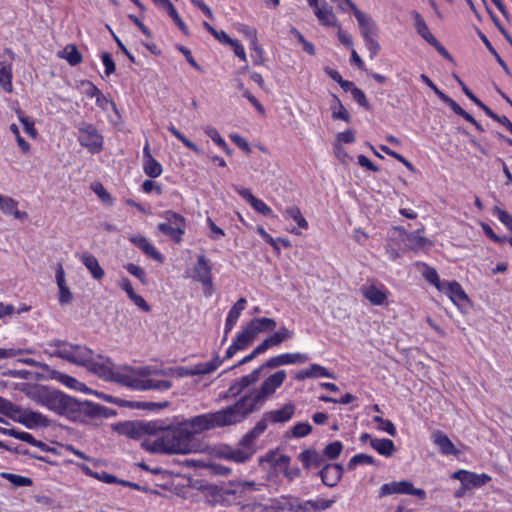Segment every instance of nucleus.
<instances>
[{"label": "nucleus", "mask_w": 512, "mask_h": 512, "mask_svg": "<svg viewBox=\"0 0 512 512\" xmlns=\"http://www.w3.org/2000/svg\"><path fill=\"white\" fill-rule=\"evenodd\" d=\"M38 402L56 414L73 422L91 423L114 414L109 408L90 401H79L59 390H44Z\"/></svg>", "instance_id": "1"}, {"label": "nucleus", "mask_w": 512, "mask_h": 512, "mask_svg": "<svg viewBox=\"0 0 512 512\" xmlns=\"http://www.w3.org/2000/svg\"><path fill=\"white\" fill-rule=\"evenodd\" d=\"M48 346L50 356L83 366L89 372L104 380H107V376L111 375V359L101 354H95L93 350L86 346L61 340L53 341Z\"/></svg>", "instance_id": "2"}, {"label": "nucleus", "mask_w": 512, "mask_h": 512, "mask_svg": "<svg viewBox=\"0 0 512 512\" xmlns=\"http://www.w3.org/2000/svg\"><path fill=\"white\" fill-rule=\"evenodd\" d=\"M160 426L159 436L155 440L142 442L145 450L158 454H189L199 451V443L182 423L171 426L160 421Z\"/></svg>", "instance_id": "3"}, {"label": "nucleus", "mask_w": 512, "mask_h": 512, "mask_svg": "<svg viewBox=\"0 0 512 512\" xmlns=\"http://www.w3.org/2000/svg\"><path fill=\"white\" fill-rule=\"evenodd\" d=\"M240 406L234 403L219 411L197 415L181 423L192 433L193 437L195 434L214 428L236 425L243 422L244 414L239 410Z\"/></svg>", "instance_id": "4"}, {"label": "nucleus", "mask_w": 512, "mask_h": 512, "mask_svg": "<svg viewBox=\"0 0 512 512\" xmlns=\"http://www.w3.org/2000/svg\"><path fill=\"white\" fill-rule=\"evenodd\" d=\"M286 376L287 375L284 370L275 372L262 382L257 391L246 394L235 402V405H241L239 410L244 414L243 421L251 413L258 411L265 404V402L284 383Z\"/></svg>", "instance_id": "5"}, {"label": "nucleus", "mask_w": 512, "mask_h": 512, "mask_svg": "<svg viewBox=\"0 0 512 512\" xmlns=\"http://www.w3.org/2000/svg\"><path fill=\"white\" fill-rule=\"evenodd\" d=\"M171 371L172 369L156 370L150 366L132 367L127 365L115 369L114 364L111 361V375L107 376L106 381L117 382L123 386L134 389V382H145L147 379L146 377L153 374L168 376Z\"/></svg>", "instance_id": "6"}, {"label": "nucleus", "mask_w": 512, "mask_h": 512, "mask_svg": "<svg viewBox=\"0 0 512 512\" xmlns=\"http://www.w3.org/2000/svg\"><path fill=\"white\" fill-rule=\"evenodd\" d=\"M250 435V431L244 434L236 448L228 445L219 447L217 454L224 459L232 460L236 463L247 462L257 451L256 439Z\"/></svg>", "instance_id": "7"}, {"label": "nucleus", "mask_w": 512, "mask_h": 512, "mask_svg": "<svg viewBox=\"0 0 512 512\" xmlns=\"http://www.w3.org/2000/svg\"><path fill=\"white\" fill-rule=\"evenodd\" d=\"M295 413V405L291 402L284 404L281 408L265 412L261 419L250 430L252 437L256 440L265 432L268 423H286L291 420Z\"/></svg>", "instance_id": "8"}, {"label": "nucleus", "mask_w": 512, "mask_h": 512, "mask_svg": "<svg viewBox=\"0 0 512 512\" xmlns=\"http://www.w3.org/2000/svg\"><path fill=\"white\" fill-rule=\"evenodd\" d=\"M165 222L159 223L157 229L172 241L179 244L182 241L186 228V219L179 213L172 210L162 214Z\"/></svg>", "instance_id": "9"}, {"label": "nucleus", "mask_w": 512, "mask_h": 512, "mask_svg": "<svg viewBox=\"0 0 512 512\" xmlns=\"http://www.w3.org/2000/svg\"><path fill=\"white\" fill-rule=\"evenodd\" d=\"M116 431L132 439H140L144 435H158L161 429L160 421H127L119 423Z\"/></svg>", "instance_id": "10"}, {"label": "nucleus", "mask_w": 512, "mask_h": 512, "mask_svg": "<svg viewBox=\"0 0 512 512\" xmlns=\"http://www.w3.org/2000/svg\"><path fill=\"white\" fill-rule=\"evenodd\" d=\"M78 141L81 146L92 154L99 153L103 148V137L97 128L90 123H82L79 126Z\"/></svg>", "instance_id": "11"}, {"label": "nucleus", "mask_w": 512, "mask_h": 512, "mask_svg": "<svg viewBox=\"0 0 512 512\" xmlns=\"http://www.w3.org/2000/svg\"><path fill=\"white\" fill-rule=\"evenodd\" d=\"M391 494H408L414 495L419 499L426 498V492L420 488H414L413 483L410 481H392L383 484L379 489V497H385Z\"/></svg>", "instance_id": "12"}, {"label": "nucleus", "mask_w": 512, "mask_h": 512, "mask_svg": "<svg viewBox=\"0 0 512 512\" xmlns=\"http://www.w3.org/2000/svg\"><path fill=\"white\" fill-rule=\"evenodd\" d=\"M293 502H297V498L293 496H282L279 499H273L270 505L262 506L260 503L245 504L241 507L242 512H253L256 508L262 507V512H283L291 511Z\"/></svg>", "instance_id": "13"}, {"label": "nucleus", "mask_w": 512, "mask_h": 512, "mask_svg": "<svg viewBox=\"0 0 512 512\" xmlns=\"http://www.w3.org/2000/svg\"><path fill=\"white\" fill-rule=\"evenodd\" d=\"M13 421L23 424L29 429L38 426L47 427L49 425L48 419L39 412L25 410L19 407V412L15 414Z\"/></svg>", "instance_id": "14"}, {"label": "nucleus", "mask_w": 512, "mask_h": 512, "mask_svg": "<svg viewBox=\"0 0 512 512\" xmlns=\"http://www.w3.org/2000/svg\"><path fill=\"white\" fill-rule=\"evenodd\" d=\"M322 483L328 487H334L343 476V466L339 463H328L323 465L318 472Z\"/></svg>", "instance_id": "15"}, {"label": "nucleus", "mask_w": 512, "mask_h": 512, "mask_svg": "<svg viewBox=\"0 0 512 512\" xmlns=\"http://www.w3.org/2000/svg\"><path fill=\"white\" fill-rule=\"evenodd\" d=\"M309 360L306 354L302 353H285L274 356L265 362V366L269 369L277 368L282 365L306 363Z\"/></svg>", "instance_id": "16"}, {"label": "nucleus", "mask_w": 512, "mask_h": 512, "mask_svg": "<svg viewBox=\"0 0 512 512\" xmlns=\"http://www.w3.org/2000/svg\"><path fill=\"white\" fill-rule=\"evenodd\" d=\"M193 278L201 282L205 287H212L211 266L208 264L203 254L197 257Z\"/></svg>", "instance_id": "17"}, {"label": "nucleus", "mask_w": 512, "mask_h": 512, "mask_svg": "<svg viewBox=\"0 0 512 512\" xmlns=\"http://www.w3.org/2000/svg\"><path fill=\"white\" fill-rule=\"evenodd\" d=\"M4 53L9 56V61H0V86L6 92H12V60L14 59V53L11 49L6 48Z\"/></svg>", "instance_id": "18"}, {"label": "nucleus", "mask_w": 512, "mask_h": 512, "mask_svg": "<svg viewBox=\"0 0 512 512\" xmlns=\"http://www.w3.org/2000/svg\"><path fill=\"white\" fill-rule=\"evenodd\" d=\"M237 193L245 199L255 211L262 214L263 216H272V209L266 205L265 202L255 197L251 190L248 188L238 187L236 188Z\"/></svg>", "instance_id": "19"}, {"label": "nucleus", "mask_w": 512, "mask_h": 512, "mask_svg": "<svg viewBox=\"0 0 512 512\" xmlns=\"http://www.w3.org/2000/svg\"><path fill=\"white\" fill-rule=\"evenodd\" d=\"M353 14L359 24L360 32L364 39L376 36L377 26L375 22L357 7H353Z\"/></svg>", "instance_id": "20"}, {"label": "nucleus", "mask_w": 512, "mask_h": 512, "mask_svg": "<svg viewBox=\"0 0 512 512\" xmlns=\"http://www.w3.org/2000/svg\"><path fill=\"white\" fill-rule=\"evenodd\" d=\"M298 459L305 469L319 468L325 465L323 455L313 448L304 449L298 455Z\"/></svg>", "instance_id": "21"}, {"label": "nucleus", "mask_w": 512, "mask_h": 512, "mask_svg": "<svg viewBox=\"0 0 512 512\" xmlns=\"http://www.w3.org/2000/svg\"><path fill=\"white\" fill-rule=\"evenodd\" d=\"M129 240L136 245L144 254L152 258L153 260L163 263L164 257L156 248L144 237V236H132Z\"/></svg>", "instance_id": "22"}, {"label": "nucleus", "mask_w": 512, "mask_h": 512, "mask_svg": "<svg viewBox=\"0 0 512 512\" xmlns=\"http://www.w3.org/2000/svg\"><path fill=\"white\" fill-rule=\"evenodd\" d=\"M432 440L434 444L439 448L440 452L444 455H458L459 451L456 449L455 445L448 438L446 434H444L440 430H436L432 433Z\"/></svg>", "instance_id": "23"}, {"label": "nucleus", "mask_w": 512, "mask_h": 512, "mask_svg": "<svg viewBox=\"0 0 512 512\" xmlns=\"http://www.w3.org/2000/svg\"><path fill=\"white\" fill-rule=\"evenodd\" d=\"M318 21L328 27L337 25V18L332 10V7L328 5L326 0H322L319 7H316L314 11Z\"/></svg>", "instance_id": "24"}, {"label": "nucleus", "mask_w": 512, "mask_h": 512, "mask_svg": "<svg viewBox=\"0 0 512 512\" xmlns=\"http://www.w3.org/2000/svg\"><path fill=\"white\" fill-rule=\"evenodd\" d=\"M443 285L445 287L443 291H445L448 294L452 302L455 303L456 305H460L462 302L468 301L467 294L464 292V290L462 289L461 285L458 282L444 281Z\"/></svg>", "instance_id": "25"}, {"label": "nucleus", "mask_w": 512, "mask_h": 512, "mask_svg": "<svg viewBox=\"0 0 512 512\" xmlns=\"http://www.w3.org/2000/svg\"><path fill=\"white\" fill-rule=\"evenodd\" d=\"M80 259L94 279L101 280L104 277L105 272L94 255L86 252L80 256Z\"/></svg>", "instance_id": "26"}, {"label": "nucleus", "mask_w": 512, "mask_h": 512, "mask_svg": "<svg viewBox=\"0 0 512 512\" xmlns=\"http://www.w3.org/2000/svg\"><path fill=\"white\" fill-rule=\"evenodd\" d=\"M172 387L169 380H158L154 378L146 379L145 382H134L135 390H159L164 391Z\"/></svg>", "instance_id": "27"}, {"label": "nucleus", "mask_w": 512, "mask_h": 512, "mask_svg": "<svg viewBox=\"0 0 512 512\" xmlns=\"http://www.w3.org/2000/svg\"><path fill=\"white\" fill-rule=\"evenodd\" d=\"M246 303V299L244 297H241L230 309L225 323L226 334H228L236 324L237 320L241 315V312L245 309Z\"/></svg>", "instance_id": "28"}, {"label": "nucleus", "mask_w": 512, "mask_h": 512, "mask_svg": "<svg viewBox=\"0 0 512 512\" xmlns=\"http://www.w3.org/2000/svg\"><path fill=\"white\" fill-rule=\"evenodd\" d=\"M411 15L414 18V27L417 33L429 44H431L436 37L430 32L424 18L417 11H412Z\"/></svg>", "instance_id": "29"}, {"label": "nucleus", "mask_w": 512, "mask_h": 512, "mask_svg": "<svg viewBox=\"0 0 512 512\" xmlns=\"http://www.w3.org/2000/svg\"><path fill=\"white\" fill-rule=\"evenodd\" d=\"M363 296L373 305H383L387 301L385 291L370 285L362 290Z\"/></svg>", "instance_id": "30"}, {"label": "nucleus", "mask_w": 512, "mask_h": 512, "mask_svg": "<svg viewBox=\"0 0 512 512\" xmlns=\"http://www.w3.org/2000/svg\"><path fill=\"white\" fill-rule=\"evenodd\" d=\"M370 445L373 449H375L379 454L385 457H391L396 448L392 440L390 439H371Z\"/></svg>", "instance_id": "31"}, {"label": "nucleus", "mask_w": 512, "mask_h": 512, "mask_svg": "<svg viewBox=\"0 0 512 512\" xmlns=\"http://www.w3.org/2000/svg\"><path fill=\"white\" fill-rule=\"evenodd\" d=\"M255 335L261 332L272 331L276 327V321L272 318H254L248 323Z\"/></svg>", "instance_id": "32"}, {"label": "nucleus", "mask_w": 512, "mask_h": 512, "mask_svg": "<svg viewBox=\"0 0 512 512\" xmlns=\"http://www.w3.org/2000/svg\"><path fill=\"white\" fill-rule=\"evenodd\" d=\"M157 5L163 7L166 10L168 15L173 19L175 24L184 34H188L187 26L180 18L177 10L175 9L174 5L170 2V0H159V3Z\"/></svg>", "instance_id": "33"}, {"label": "nucleus", "mask_w": 512, "mask_h": 512, "mask_svg": "<svg viewBox=\"0 0 512 512\" xmlns=\"http://www.w3.org/2000/svg\"><path fill=\"white\" fill-rule=\"evenodd\" d=\"M57 285L59 287V302L67 304L72 300V293L65 284L64 271L62 267L56 273Z\"/></svg>", "instance_id": "34"}, {"label": "nucleus", "mask_w": 512, "mask_h": 512, "mask_svg": "<svg viewBox=\"0 0 512 512\" xmlns=\"http://www.w3.org/2000/svg\"><path fill=\"white\" fill-rule=\"evenodd\" d=\"M58 56L64 58L71 66H76L82 62V55L75 45H67Z\"/></svg>", "instance_id": "35"}, {"label": "nucleus", "mask_w": 512, "mask_h": 512, "mask_svg": "<svg viewBox=\"0 0 512 512\" xmlns=\"http://www.w3.org/2000/svg\"><path fill=\"white\" fill-rule=\"evenodd\" d=\"M333 96L334 103L331 104V110H332V118L334 120H343L347 123L351 121V117L346 110V108L343 106L342 102L336 95Z\"/></svg>", "instance_id": "36"}, {"label": "nucleus", "mask_w": 512, "mask_h": 512, "mask_svg": "<svg viewBox=\"0 0 512 512\" xmlns=\"http://www.w3.org/2000/svg\"><path fill=\"white\" fill-rule=\"evenodd\" d=\"M464 481H466L465 488H477L491 481V477L485 473L476 474L468 471L466 479H464Z\"/></svg>", "instance_id": "37"}, {"label": "nucleus", "mask_w": 512, "mask_h": 512, "mask_svg": "<svg viewBox=\"0 0 512 512\" xmlns=\"http://www.w3.org/2000/svg\"><path fill=\"white\" fill-rule=\"evenodd\" d=\"M237 488H226L222 487L221 494L218 498V500H214V505H221V506H229L236 500V495L238 494Z\"/></svg>", "instance_id": "38"}, {"label": "nucleus", "mask_w": 512, "mask_h": 512, "mask_svg": "<svg viewBox=\"0 0 512 512\" xmlns=\"http://www.w3.org/2000/svg\"><path fill=\"white\" fill-rule=\"evenodd\" d=\"M256 335L252 331V329L247 324L241 332L237 335L236 339L233 341L236 345L239 346L241 350L245 349L250 343L253 342Z\"/></svg>", "instance_id": "39"}, {"label": "nucleus", "mask_w": 512, "mask_h": 512, "mask_svg": "<svg viewBox=\"0 0 512 512\" xmlns=\"http://www.w3.org/2000/svg\"><path fill=\"white\" fill-rule=\"evenodd\" d=\"M221 363L222 361L220 360L219 356H216L209 362L199 363L192 368V370H194V376L209 374L215 371Z\"/></svg>", "instance_id": "40"}, {"label": "nucleus", "mask_w": 512, "mask_h": 512, "mask_svg": "<svg viewBox=\"0 0 512 512\" xmlns=\"http://www.w3.org/2000/svg\"><path fill=\"white\" fill-rule=\"evenodd\" d=\"M293 332L289 330L288 328L282 326L280 327L276 332H274L272 335L267 337V340L269 341L270 345L278 346L284 341L292 338Z\"/></svg>", "instance_id": "41"}, {"label": "nucleus", "mask_w": 512, "mask_h": 512, "mask_svg": "<svg viewBox=\"0 0 512 512\" xmlns=\"http://www.w3.org/2000/svg\"><path fill=\"white\" fill-rule=\"evenodd\" d=\"M479 37L486 46V48L489 50V52L495 57L496 61L499 63V65L503 68L505 73L509 76H512V73L510 69L508 68L506 62L501 58V56L498 54V52L495 50V48L492 46L489 39L483 34L482 32H479Z\"/></svg>", "instance_id": "42"}, {"label": "nucleus", "mask_w": 512, "mask_h": 512, "mask_svg": "<svg viewBox=\"0 0 512 512\" xmlns=\"http://www.w3.org/2000/svg\"><path fill=\"white\" fill-rule=\"evenodd\" d=\"M252 384H254V383L251 380L250 376L245 375L229 387L227 394H230L231 396L236 397L239 394H241L245 388H247L248 386H250Z\"/></svg>", "instance_id": "43"}, {"label": "nucleus", "mask_w": 512, "mask_h": 512, "mask_svg": "<svg viewBox=\"0 0 512 512\" xmlns=\"http://www.w3.org/2000/svg\"><path fill=\"white\" fill-rule=\"evenodd\" d=\"M143 169L145 174L152 178H156L162 173V166L155 158L145 160Z\"/></svg>", "instance_id": "44"}, {"label": "nucleus", "mask_w": 512, "mask_h": 512, "mask_svg": "<svg viewBox=\"0 0 512 512\" xmlns=\"http://www.w3.org/2000/svg\"><path fill=\"white\" fill-rule=\"evenodd\" d=\"M221 489H222V487H219V486H216L213 484H207V485H203L201 487V491L205 494V496L207 498V503L211 506H215L214 500H218V498L221 494L220 493Z\"/></svg>", "instance_id": "45"}, {"label": "nucleus", "mask_w": 512, "mask_h": 512, "mask_svg": "<svg viewBox=\"0 0 512 512\" xmlns=\"http://www.w3.org/2000/svg\"><path fill=\"white\" fill-rule=\"evenodd\" d=\"M17 412H19V406L3 397H0V413L2 415L13 420Z\"/></svg>", "instance_id": "46"}, {"label": "nucleus", "mask_w": 512, "mask_h": 512, "mask_svg": "<svg viewBox=\"0 0 512 512\" xmlns=\"http://www.w3.org/2000/svg\"><path fill=\"white\" fill-rule=\"evenodd\" d=\"M285 214L292 218L298 225L299 228L307 229L308 223L306 219L303 217L300 209L296 206L288 207L285 210Z\"/></svg>", "instance_id": "47"}, {"label": "nucleus", "mask_w": 512, "mask_h": 512, "mask_svg": "<svg viewBox=\"0 0 512 512\" xmlns=\"http://www.w3.org/2000/svg\"><path fill=\"white\" fill-rule=\"evenodd\" d=\"M359 464L375 465L376 462L372 456L360 453V454L354 455L350 459V461L348 462L347 468L349 470H353Z\"/></svg>", "instance_id": "48"}, {"label": "nucleus", "mask_w": 512, "mask_h": 512, "mask_svg": "<svg viewBox=\"0 0 512 512\" xmlns=\"http://www.w3.org/2000/svg\"><path fill=\"white\" fill-rule=\"evenodd\" d=\"M168 130L177 138L179 139L188 149L192 150L193 152L200 154L202 153L201 149L192 141H190L188 138H186L178 129L175 128V126L170 125L168 127Z\"/></svg>", "instance_id": "49"}, {"label": "nucleus", "mask_w": 512, "mask_h": 512, "mask_svg": "<svg viewBox=\"0 0 512 512\" xmlns=\"http://www.w3.org/2000/svg\"><path fill=\"white\" fill-rule=\"evenodd\" d=\"M343 449L340 441L329 443L323 450V457L326 456L330 460H335L339 457Z\"/></svg>", "instance_id": "50"}, {"label": "nucleus", "mask_w": 512, "mask_h": 512, "mask_svg": "<svg viewBox=\"0 0 512 512\" xmlns=\"http://www.w3.org/2000/svg\"><path fill=\"white\" fill-rule=\"evenodd\" d=\"M1 476L8 481H10L14 486L21 487V486H31L33 481L29 477H24L21 475H16L12 473H2Z\"/></svg>", "instance_id": "51"}, {"label": "nucleus", "mask_w": 512, "mask_h": 512, "mask_svg": "<svg viewBox=\"0 0 512 512\" xmlns=\"http://www.w3.org/2000/svg\"><path fill=\"white\" fill-rule=\"evenodd\" d=\"M423 276L428 282L433 284L438 290L445 289L443 282L440 281L438 273L434 268L425 266V271L423 272Z\"/></svg>", "instance_id": "52"}, {"label": "nucleus", "mask_w": 512, "mask_h": 512, "mask_svg": "<svg viewBox=\"0 0 512 512\" xmlns=\"http://www.w3.org/2000/svg\"><path fill=\"white\" fill-rule=\"evenodd\" d=\"M59 380L61 383H63L64 385H66L69 388L90 392V389L86 388L85 384L79 382L77 379H75L69 375L60 374Z\"/></svg>", "instance_id": "53"}, {"label": "nucleus", "mask_w": 512, "mask_h": 512, "mask_svg": "<svg viewBox=\"0 0 512 512\" xmlns=\"http://www.w3.org/2000/svg\"><path fill=\"white\" fill-rule=\"evenodd\" d=\"M308 501L311 512H319L326 510L335 503V499H318Z\"/></svg>", "instance_id": "54"}, {"label": "nucleus", "mask_w": 512, "mask_h": 512, "mask_svg": "<svg viewBox=\"0 0 512 512\" xmlns=\"http://www.w3.org/2000/svg\"><path fill=\"white\" fill-rule=\"evenodd\" d=\"M311 431L312 426L308 422L297 423L291 429L292 436L295 438L305 437L310 434Z\"/></svg>", "instance_id": "55"}, {"label": "nucleus", "mask_w": 512, "mask_h": 512, "mask_svg": "<svg viewBox=\"0 0 512 512\" xmlns=\"http://www.w3.org/2000/svg\"><path fill=\"white\" fill-rule=\"evenodd\" d=\"M373 421L379 424L378 428L380 430L387 432L390 436L396 435V433H397L396 428L390 420L383 419L380 416H374Z\"/></svg>", "instance_id": "56"}, {"label": "nucleus", "mask_w": 512, "mask_h": 512, "mask_svg": "<svg viewBox=\"0 0 512 512\" xmlns=\"http://www.w3.org/2000/svg\"><path fill=\"white\" fill-rule=\"evenodd\" d=\"M18 202L11 197L0 195V210L5 214H11L17 208Z\"/></svg>", "instance_id": "57"}, {"label": "nucleus", "mask_w": 512, "mask_h": 512, "mask_svg": "<svg viewBox=\"0 0 512 512\" xmlns=\"http://www.w3.org/2000/svg\"><path fill=\"white\" fill-rule=\"evenodd\" d=\"M10 131L15 135L18 146L23 153H28L30 144L20 135L19 128L16 124L10 125Z\"/></svg>", "instance_id": "58"}, {"label": "nucleus", "mask_w": 512, "mask_h": 512, "mask_svg": "<svg viewBox=\"0 0 512 512\" xmlns=\"http://www.w3.org/2000/svg\"><path fill=\"white\" fill-rule=\"evenodd\" d=\"M481 228H482L484 234L488 238H490L493 242L498 243V244H504V243L508 242V238L501 237V236H498L497 234H495V232L493 231V229L490 227L489 224L482 222Z\"/></svg>", "instance_id": "59"}, {"label": "nucleus", "mask_w": 512, "mask_h": 512, "mask_svg": "<svg viewBox=\"0 0 512 512\" xmlns=\"http://www.w3.org/2000/svg\"><path fill=\"white\" fill-rule=\"evenodd\" d=\"M19 120L22 123L25 132L32 138H36L37 130L34 127V122L19 112Z\"/></svg>", "instance_id": "60"}, {"label": "nucleus", "mask_w": 512, "mask_h": 512, "mask_svg": "<svg viewBox=\"0 0 512 512\" xmlns=\"http://www.w3.org/2000/svg\"><path fill=\"white\" fill-rule=\"evenodd\" d=\"M126 270L133 276L137 277L142 284H146L147 278L145 271L136 264L128 263L125 266Z\"/></svg>", "instance_id": "61"}, {"label": "nucleus", "mask_w": 512, "mask_h": 512, "mask_svg": "<svg viewBox=\"0 0 512 512\" xmlns=\"http://www.w3.org/2000/svg\"><path fill=\"white\" fill-rule=\"evenodd\" d=\"M410 244L413 246V248H421L425 245L429 244L431 245V242L426 237L418 235L416 232L410 233L407 237Z\"/></svg>", "instance_id": "62"}, {"label": "nucleus", "mask_w": 512, "mask_h": 512, "mask_svg": "<svg viewBox=\"0 0 512 512\" xmlns=\"http://www.w3.org/2000/svg\"><path fill=\"white\" fill-rule=\"evenodd\" d=\"M91 188L103 202H108V203L112 202L111 195L109 194V192L104 188V186L101 183H99V182L93 183L91 185Z\"/></svg>", "instance_id": "63"}, {"label": "nucleus", "mask_w": 512, "mask_h": 512, "mask_svg": "<svg viewBox=\"0 0 512 512\" xmlns=\"http://www.w3.org/2000/svg\"><path fill=\"white\" fill-rule=\"evenodd\" d=\"M103 65L105 66V74L107 76L113 74L116 70L115 62L108 52H103L101 55Z\"/></svg>", "instance_id": "64"}]
</instances>
